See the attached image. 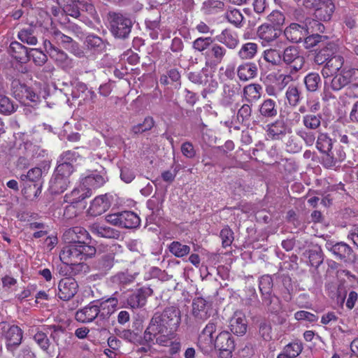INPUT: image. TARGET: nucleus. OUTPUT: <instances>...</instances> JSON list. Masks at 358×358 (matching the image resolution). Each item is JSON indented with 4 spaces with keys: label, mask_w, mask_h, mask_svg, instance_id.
I'll list each match as a JSON object with an SVG mask.
<instances>
[{
    "label": "nucleus",
    "mask_w": 358,
    "mask_h": 358,
    "mask_svg": "<svg viewBox=\"0 0 358 358\" xmlns=\"http://www.w3.org/2000/svg\"><path fill=\"white\" fill-rule=\"evenodd\" d=\"M301 92L296 86H289L286 92V97L290 106H296L301 101Z\"/></svg>",
    "instance_id": "nucleus-55"
},
{
    "label": "nucleus",
    "mask_w": 358,
    "mask_h": 358,
    "mask_svg": "<svg viewBox=\"0 0 358 358\" xmlns=\"http://www.w3.org/2000/svg\"><path fill=\"white\" fill-rule=\"evenodd\" d=\"M333 76L334 78L331 82V88L334 91H339L348 85L345 69H343L339 73H337Z\"/></svg>",
    "instance_id": "nucleus-50"
},
{
    "label": "nucleus",
    "mask_w": 358,
    "mask_h": 358,
    "mask_svg": "<svg viewBox=\"0 0 358 358\" xmlns=\"http://www.w3.org/2000/svg\"><path fill=\"white\" fill-rule=\"evenodd\" d=\"M192 48L201 52L206 59V65L217 66L222 63L227 55L226 48L215 43L212 37H199L192 42Z\"/></svg>",
    "instance_id": "nucleus-2"
},
{
    "label": "nucleus",
    "mask_w": 358,
    "mask_h": 358,
    "mask_svg": "<svg viewBox=\"0 0 358 358\" xmlns=\"http://www.w3.org/2000/svg\"><path fill=\"white\" fill-rule=\"evenodd\" d=\"M110 206V202L106 194L96 196L91 203L90 210L94 215L106 212Z\"/></svg>",
    "instance_id": "nucleus-35"
},
{
    "label": "nucleus",
    "mask_w": 358,
    "mask_h": 358,
    "mask_svg": "<svg viewBox=\"0 0 358 358\" xmlns=\"http://www.w3.org/2000/svg\"><path fill=\"white\" fill-rule=\"evenodd\" d=\"M321 73L324 78L333 76L340 70L341 71L344 64V58L340 55H336L324 63Z\"/></svg>",
    "instance_id": "nucleus-22"
},
{
    "label": "nucleus",
    "mask_w": 358,
    "mask_h": 358,
    "mask_svg": "<svg viewBox=\"0 0 358 358\" xmlns=\"http://www.w3.org/2000/svg\"><path fill=\"white\" fill-rule=\"evenodd\" d=\"M8 52L11 57L19 62L25 63L29 61L28 49L17 41L10 43Z\"/></svg>",
    "instance_id": "nucleus-32"
},
{
    "label": "nucleus",
    "mask_w": 358,
    "mask_h": 358,
    "mask_svg": "<svg viewBox=\"0 0 358 358\" xmlns=\"http://www.w3.org/2000/svg\"><path fill=\"white\" fill-rule=\"evenodd\" d=\"M155 124V122L152 117H146L142 123H139L132 127L131 131L134 135L142 134L145 131L150 130Z\"/></svg>",
    "instance_id": "nucleus-53"
},
{
    "label": "nucleus",
    "mask_w": 358,
    "mask_h": 358,
    "mask_svg": "<svg viewBox=\"0 0 358 358\" xmlns=\"http://www.w3.org/2000/svg\"><path fill=\"white\" fill-rule=\"evenodd\" d=\"M317 149L326 155L330 150L333 148V143L331 138L327 133H320L316 141Z\"/></svg>",
    "instance_id": "nucleus-46"
},
{
    "label": "nucleus",
    "mask_w": 358,
    "mask_h": 358,
    "mask_svg": "<svg viewBox=\"0 0 358 358\" xmlns=\"http://www.w3.org/2000/svg\"><path fill=\"white\" fill-rule=\"evenodd\" d=\"M303 83L308 92H315L322 85V79L318 73L310 72L304 77Z\"/></svg>",
    "instance_id": "nucleus-43"
},
{
    "label": "nucleus",
    "mask_w": 358,
    "mask_h": 358,
    "mask_svg": "<svg viewBox=\"0 0 358 358\" xmlns=\"http://www.w3.org/2000/svg\"><path fill=\"white\" fill-rule=\"evenodd\" d=\"M296 135L299 136L304 142L306 146H313L316 139L315 131L308 129H299L296 131Z\"/></svg>",
    "instance_id": "nucleus-58"
},
{
    "label": "nucleus",
    "mask_w": 358,
    "mask_h": 358,
    "mask_svg": "<svg viewBox=\"0 0 358 358\" xmlns=\"http://www.w3.org/2000/svg\"><path fill=\"white\" fill-rule=\"evenodd\" d=\"M123 293L116 291L113 295L102 301H96L98 308L100 310L99 317L101 319L108 318L116 310L118 302L124 300Z\"/></svg>",
    "instance_id": "nucleus-12"
},
{
    "label": "nucleus",
    "mask_w": 358,
    "mask_h": 358,
    "mask_svg": "<svg viewBox=\"0 0 358 358\" xmlns=\"http://www.w3.org/2000/svg\"><path fill=\"white\" fill-rule=\"evenodd\" d=\"M115 255L114 250L110 248L94 262V269L98 271L101 275H106L114 266Z\"/></svg>",
    "instance_id": "nucleus-19"
},
{
    "label": "nucleus",
    "mask_w": 358,
    "mask_h": 358,
    "mask_svg": "<svg viewBox=\"0 0 358 358\" xmlns=\"http://www.w3.org/2000/svg\"><path fill=\"white\" fill-rule=\"evenodd\" d=\"M153 291L150 287H143L136 289L127 297V304L132 309L143 308L147 303L148 297Z\"/></svg>",
    "instance_id": "nucleus-13"
},
{
    "label": "nucleus",
    "mask_w": 358,
    "mask_h": 358,
    "mask_svg": "<svg viewBox=\"0 0 358 358\" xmlns=\"http://www.w3.org/2000/svg\"><path fill=\"white\" fill-rule=\"evenodd\" d=\"M64 241L71 245H90L89 233L81 227H74L66 230L63 234Z\"/></svg>",
    "instance_id": "nucleus-10"
},
{
    "label": "nucleus",
    "mask_w": 358,
    "mask_h": 358,
    "mask_svg": "<svg viewBox=\"0 0 358 358\" xmlns=\"http://www.w3.org/2000/svg\"><path fill=\"white\" fill-rule=\"evenodd\" d=\"M78 288V282L74 278H63L58 285V297L63 301H69L76 295Z\"/></svg>",
    "instance_id": "nucleus-18"
},
{
    "label": "nucleus",
    "mask_w": 358,
    "mask_h": 358,
    "mask_svg": "<svg viewBox=\"0 0 358 358\" xmlns=\"http://www.w3.org/2000/svg\"><path fill=\"white\" fill-rule=\"evenodd\" d=\"M168 248L169 252L178 258L185 257L190 252V247L180 241H173Z\"/></svg>",
    "instance_id": "nucleus-47"
},
{
    "label": "nucleus",
    "mask_w": 358,
    "mask_h": 358,
    "mask_svg": "<svg viewBox=\"0 0 358 358\" xmlns=\"http://www.w3.org/2000/svg\"><path fill=\"white\" fill-rule=\"evenodd\" d=\"M213 345L220 351V356L224 358L231 357L235 348L234 338L227 331L220 332L216 336Z\"/></svg>",
    "instance_id": "nucleus-9"
},
{
    "label": "nucleus",
    "mask_w": 358,
    "mask_h": 358,
    "mask_svg": "<svg viewBox=\"0 0 358 358\" xmlns=\"http://www.w3.org/2000/svg\"><path fill=\"white\" fill-rule=\"evenodd\" d=\"M157 314L155 313L152 317L147 328L145 329L143 343L148 345L155 344L162 346H168L171 340L173 338V333L162 321Z\"/></svg>",
    "instance_id": "nucleus-1"
},
{
    "label": "nucleus",
    "mask_w": 358,
    "mask_h": 358,
    "mask_svg": "<svg viewBox=\"0 0 358 358\" xmlns=\"http://www.w3.org/2000/svg\"><path fill=\"white\" fill-rule=\"evenodd\" d=\"M100 310L98 308L96 301L90 303L87 306L78 310L75 315L77 321L87 323L92 322L99 317Z\"/></svg>",
    "instance_id": "nucleus-20"
},
{
    "label": "nucleus",
    "mask_w": 358,
    "mask_h": 358,
    "mask_svg": "<svg viewBox=\"0 0 358 358\" xmlns=\"http://www.w3.org/2000/svg\"><path fill=\"white\" fill-rule=\"evenodd\" d=\"M217 40L229 49H235L239 43L236 33L229 29H224L217 36Z\"/></svg>",
    "instance_id": "nucleus-36"
},
{
    "label": "nucleus",
    "mask_w": 358,
    "mask_h": 358,
    "mask_svg": "<svg viewBox=\"0 0 358 358\" xmlns=\"http://www.w3.org/2000/svg\"><path fill=\"white\" fill-rule=\"evenodd\" d=\"M95 247L91 245H71L64 247L59 255L61 261L67 265L78 264L81 261L92 258L96 254Z\"/></svg>",
    "instance_id": "nucleus-4"
},
{
    "label": "nucleus",
    "mask_w": 358,
    "mask_h": 358,
    "mask_svg": "<svg viewBox=\"0 0 358 358\" xmlns=\"http://www.w3.org/2000/svg\"><path fill=\"white\" fill-rule=\"evenodd\" d=\"M259 287L262 295L272 292L273 279L271 276L269 275H262L259 279Z\"/></svg>",
    "instance_id": "nucleus-62"
},
{
    "label": "nucleus",
    "mask_w": 358,
    "mask_h": 358,
    "mask_svg": "<svg viewBox=\"0 0 358 358\" xmlns=\"http://www.w3.org/2000/svg\"><path fill=\"white\" fill-rule=\"evenodd\" d=\"M81 158L79 153L75 150H66L63 152L58 158V162H66L73 166Z\"/></svg>",
    "instance_id": "nucleus-54"
},
{
    "label": "nucleus",
    "mask_w": 358,
    "mask_h": 358,
    "mask_svg": "<svg viewBox=\"0 0 358 358\" xmlns=\"http://www.w3.org/2000/svg\"><path fill=\"white\" fill-rule=\"evenodd\" d=\"M80 10L83 17H80V20L86 24H91L92 21L90 18L95 21L99 20V15L97 12L90 0H80Z\"/></svg>",
    "instance_id": "nucleus-27"
},
{
    "label": "nucleus",
    "mask_w": 358,
    "mask_h": 358,
    "mask_svg": "<svg viewBox=\"0 0 358 358\" xmlns=\"http://www.w3.org/2000/svg\"><path fill=\"white\" fill-rule=\"evenodd\" d=\"M84 46L87 51L93 55H99L105 52L108 45L107 40L95 34H88L84 41Z\"/></svg>",
    "instance_id": "nucleus-17"
},
{
    "label": "nucleus",
    "mask_w": 358,
    "mask_h": 358,
    "mask_svg": "<svg viewBox=\"0 0 358 358\" xmlns=\"http://www.w3.org/2000/svg\"><path fill=\"white\" fill-rule=\"evenodd\" d=\"M258 45L256 43L248 42L243 44L240 48L238 55L243 60L253 59L257 53Z\"/></svg>",
    "instance_id": "nucleus-45"
},
{
    "label": "nucleus",
    "mask_w": 358,
    "mask_h": 358,
    "mask_svg": "<svg viewBox=\"0 0 358 358\" xmlns=\"http://www.w3.org/2000/svg\"><path fill=\"white\" fill-rule=\"evenodd\" d=\"M346 154L342 148L330 150L322 157V164L327 169H331L337 166L340 162L345 159Z\"/></svg>",
    "instance_id": "nucleus-23"
},
{
    "label": "nucleus",
    "mask_w": 358,
    "mask_h": 358,
    "mask_svg": "<svg viewBox=\"0 0 358 358\" xmlns=\"http://www.w3.org/2000/svg\"><path fill=\"white\" fill-rule=\"evenodd\" d=\"M231 331L237 336H243L247 331V321L245 317L241 312H235L229 320Z\"/></svg>",
    "instance_id": "nucleus-25"
},
{
    "label": "nucleus",
    "mask_w": 358,
    "mask_h": 358,
    "mask_svg": "<svg viewBox=\"0 0 358 358\" xmlns=\"http://www.w3.org/2000/svg\"><path fill=\"white\" fill-rule=\"evenodd\" d=\"M257 34L261 40L270 43L280 36L281 29L276 28L269 23H264L258 27Z\"/></svg>",
    "instance_id": "nucleus-24"
},
{
    "label": "nucleus",
    "mask_w": 358,
    "mask_h": 358,
    "mask_svg": "<svg viewBox=\"0 0 358 358\" xmlns=\"http://www.w3.org/2000/svg\"><path fill=\"white\" fill-rule=\"evenodd\" d=\"M90 230L98 236L106 238H117L120 236V232L117 230L99 224H92L90 227Z\"/></svg>",
    "instance_id": "nucleus-37"
},
{
    "label": "nucleus",
    "mask_w": 358,
    "mask_h": 358,
    "mask_svg": "<svg viewBox=\"0 0 358 358\" xmlns=\"http://www.w3.org/2000/svg\"><path fill=\"white\" fill-rule=\"evenodd\" d=\"M69 184V178L55 173L50 182V189L52 193L59 194L64 192Z\"/></svg>",
    "instance_id": "nucleus-34"
},
{
    "label": "nucleus",
    "mask_w": 358,
    "mask_h": 358,
    "mask_svg": "<svg viewBox=\"0 0 358 358\" xmlns=\"http://www.w3.org/2000/svg\"><path fill=\"white\" fill-rule=\"evenodd\" d=\"M0 335L6 339L8 351L13 352L22 343V330L17 325L7 322H0Z\"/></svg>",
    "instance_id": "nucleus-7"
},
{
    "label": "nucleus",
    "mask_w": 358,
    "mask_h": 358,
    "mask_svg": "<svg viewBox=\"0 0 358 358\" xmlns=\"http://www.w3.org/2000/svg\"><path fill=\"white\" fill-rule=\"evenodd\" d=\"M121 227L127 229L136 228L140 225V218L132 211L121 212Z\"/></svg>",
    "instance_id": "nucleus-41"
},
{
    "label": "nucleus",
    "mask_w": 358,
    "mask_h": 358,
    "mask_svg": "<svg viewBox=\"0 0 358 358\" xmlns=\"http://www.w3.org/2000/svg\"><path fill=\"white\" fill-rule=\"evenodd\" d=\"M322 116L321 114H306L303 116L302 122L306 129L317 131L321 127Z\"/></svg>",
    "instance_id": "nucleus-44"
},
{
    "label": "nucleus",
    "mask_w": 358,
    "mask_h": 358,
    "mask_svg": "<svg viewBox=\"0 0 358 358\" xmlns=\"http://www.w3.org/2000/svg\"><path fill=\"white\" fill-rule=\"evenodd\" d=\"M210 304L202 297H197L192 302V315L200 321H204L210 317Z\"/></svg>",
    "instance_id": "nucleus-21"
},
{
    "label": "nucleus",
    "mask_w": 358,
    "mask_h": 358,
    "mask_svg": "<svg viewBox=\"0 0 358 358\" xmlns=\"http://www.w3.org/2000/svg\"><path fill=\"white\" fill-rule=\"evenodd\" d=\"M217 320L215 319L209 321L199 335V339L200 342L203 339L209 347L213 346V341H215L213 334L217 329Z\"/></svg>",
    "instance_id": "nucleus-38"
},
{
    "label": "nucleus",
    "mask_w": 358,
    "mask_h": 358,
    "mask_svg": "<svg viewBox=\"0 0 358 358\" xmlns=\"http://www.w3.org/2000/svg\"><path fill=\"white\" fill-rule=\"evenodd\" d=\"M258 68L254 62H245L237 68V76L241 81L246 82L257 76Z\"/></svg>",
    "instance_id": "nucleus-26"
},
{
    "label": "nucleus",
    "mask_w": 358,
    "mask_h": 358,
    "mask_svg": "<svg viewBox=\"0 0 358 358\" xmlns=\"http://www.w3.org/2000/svg\"><path fill=\"white\" fill-rule=\"evenodd\" d=\"M320 3L315 8V15L320 20L328 21L331 19L335 10L331 0H321Z\"/></svg>",
    "instance_id": "nucleus-29"
},
{
    "label": "nucleus",
    "mask_w": 358,
    "mask_h": 358,
    "mask_svg": "<svg viewBox=\"0 0 358 358\" xmlns=\"http://www.w3.org/2000/svg\"><path fill=\"white\" fill-rule=\"evenodd\" d=\"M110 31L115 38L125 39L129 37L132 28L131 20L126 15L116 12H109Z\"/></svg>",
    "instance_id": "nucleus-5"
},
{
    "label": "nucleus",
    "mask_w": 358,
    "mask_h": 358,
    "mask_svg": "<svg viewBox=\"0 0 358 358\" xmlns=\"http://www.w3.org/2000/svg\"><path fill=\"white\" fill-rule=\"evenodd\" d=\"M327 36L320 34H310L306 36L303 39L306 48H311L315 46H318V48L327 41Z\"/></svg>",
    "instance_id": "nucleus-52"
},
{
    "label": "nucleus",
    "mask_w": 358,
    "mask_h": 358,
    "mask_svg": "<svg viewBox=\"0 0 358 358\" xmlns=\"http://www.w3.org/2000/svg\"><path fill=\"white\" fill-rule=\"evenodd\" d=\"M34 340L42 350L48 352L50 342L47 336V332L38 331L34 336Z\"/></svg>",
    "instance_id": "nucleus-57"
},
{
    "label": "nucleus",
    "mask_w": 358,
    "mask_h": 358,
    "mask_svg": "<svg viewBox=\"0 0 358 358\" xmlns=\"http://www.w3.org/2000/svg\"><path fill=\"white\" fill-rule=\"evenodd\" d=\"M252 104L246 102L243 104L237 112V120L239 122L244 123L249 121L252 115Z\"/></svg>",
    "instance_id": "nucleus-59"
},
{
    "label": "nucleus",
    "mask_w": 358,
    "mask_h": 358,
    "mask_svg": "<svg viewBox=\"0 0 358 358\" xmlns=\"http://www.w3.org/2000/svg\"><path fill=\"white\" fill-rule=\"evenodd\" d=\"M268 21L269 22V24H271L272 26L281 29V26L285 22V16L279 10H273L272 11L268 16H267Z\"/></svg>",
    "instance_id": "nucleus-61"
},
{
    "label": "nucleus",
    "mask_w": 358,
    "mask_h": 358,
    "mask_svg": "<svg viewBox=\"0 0 358 358\" xmlns=\"http://www.w3.org/2000/svg\"><path fill=\"white\" fill-rule=\"evenodd\" d=\"M303 350V345L301 343L294 342L287 345L282 353L295 358L298 357Z\"/></svg>",
    "instance_id": "nucleus-60"
},
{
    "label": "nucleus",
    "mask_w": 358,
    "mask_h": 358,
    "mask_svg": "<svg viewBox=\"0 0 358 358\" xmlns=\"http://www.w3.org/2000/svg\"><path fill=\"white\" fill-rule=\"evenodd\" d=\"M225 15L227 20L236 27L240 26L243 20L242 13L237 9L228 10Z\"/></svg>",
    "instance_id": "nucleus-64"
},
{
    "label": "nucleus",
    "mask_w": 358,
    "mask_h": 358,
    "mask_svg": "<svg viewBox=\"0 0 358 358\" xmlns=\"http://www.w3.org/2000/svg\"><path fill=\"white\" fill-rule=\"evenodd\" d=\"M90 196L89 191L84 189L75 188L70 194H67L64 196V201L67 203L78 204L85 198Z\"/></svg>",
    "instance_id": "nucleus-48"
},
{
    "label": "nucleus",
    "mask_w": 358,
    "mask_h": 358,
    "mask_svg": "<svg viewBox=\"0 0 358 358\" xmlns=\"http://www.w3.org/2000/svg\"><path fill=\"white\" fill-rule=\"evenodd\" d=\"M287 126L282 120H278L268 125L267 135L272 140H282L287 133Z\"/></svg>",
    "instance_id": "nucleus-28"
},
{
    "label": "nucleus",
    "mask_w": 358,
    "mask_h": 358,
    "mask_svg": "<svg viewBox=\"0 0 358 358\" xmlns=\"http://www.w3.org/2000/svg\"><path fill=\"white\" fill-rule=\"evenodd\" d=\"M32 59L37 66H43L48 60L47 55L41 50L36 48H31L29 50V60Z\"/></svg>",
    "instance_id": "nucleus-56"
},
{
    "label": "nucleus",
    "mask_w": 358,
    "mask_h": 358,
    "mask_svg": "<svg viewBox=\"0 0 358 358\" xmlns=\"http://www.w3.org/2000/svg\"><path fill=\"white\" fill-rule=\"evenodd\" d=\"M258 111L262 118H273L278 115L276 102L271 99H266L259 105Z\"/></svg>",
    "instance_id": "nucleus-33"
},
{
    "label": "nucleus",
    "mask_w": 358,
    "mask_h": 358,
    "mask_svg": "<svg viewBox=\"0 0 358 358\" xmlns=\"http://www.w3.org/2000/svg\"><path fill=\"white\" fill-rule=\"evenodd\" d=\"M110 280L113 283L117 285L120 287H124L133 282L134 278L132 275L129 273L120 272L113 275L110 278Z\"/></svg>",
    "instance_id": "nucleus-51"
},
{
    "label": "nucleus",
    "mask_w": 358,
    "mask_h": 358,
    "mask_svg": "<svg viewBox=\"0 0 358 358\" xmlns=\"http://www.w3.org/2000/svg\"><path fill=\"white\" fill-rule=\"evenodd\" d=\"M238 95V88L234 85L225 84L223 86V91L220 103L222 106H230L235 101Z\"/></svg>",
    "instance_id": "nucleus-39"
},
{
    "label": "nucleus",
    "mask_w": 358,
    "mask_h": 358,
    "mask_svg": "<svg viewBox=\"0 0 358 358\" xmlns=\"http://www.w3.org/2000/svg\"><path fill=\"white\" fill-rule=\"evenodd\" d=\"M47 52L51 59H52L57 65L64 71H68L73 67V62L68 55L63 50L54 46L49 42V48Z\"/></svg>",
    "instance_id": "nucleus-16"
},
{
    "label": "nucleus",
    "mask_w": 358,
    "mask_h": 358,
    "mask_svg": "<svg viewBox=\"0 0 358 358\" xmlns=\"http://www.w3.org/2000/svg\"><path fill=\"white\" fill-rule=\"evenodd\" d=\"M57 3L66 15L74 18L83 17L80 10V0H57Z\"/></svg>",
    "instance_id": "nucleus-30"
},
{
    "label": "nucleus",
    "mask_w": 358,
    "mask_h": 358,
    "mask_svg": "<svg viewBox=\"0 0 358 358\" xmlns=\"http://www.w3.org/2000/svg\"><path fill=\"white\" fill-rule=\"evenodd\" d=\"M317 27L320 30L323 25L317 20L310 18L306 19V22L303 24L298 23H292L287 27L284 33L286 38L292 43H300L305 37L311 33L310 29Z\"/></svg>",
    "instance_id": "nucleus-6"
},
{
    "label": "nucleus",
    "mask_w": 358,
    "mask_h": 358,
    "mask_svg": "<svg viewBox=\"0 0 358 358\" xmlns=\"http://www.w3.org/2000/svg\"><path fill=\"white\" fill-rule=\"evenodd\" d=\"M309 263L311 266L317 268L323 262V254L322 250H310L308 252Z\"/></svg>",
    "instance_id": "nucleus-63"
},
{
    "label": "nucleus",
    "mask_w": 358,
    "mask_h": 358,
    "mask_svg": "<svg viewBox=\"0 0 358 358\" xmlns=\"http://www.w3.org/2000/svg\"><path fill=\"white\" fill-rule=\"evenodd\" d=\"M105 182V178L98 173L89 175L83 179V185L85 187V191H89L90 195L92 194L91 189L99 188L103 186Z\"/></svg>",
    "instance_id": "nucleus-40"
},
{
    "label": "nucleus",
    "mask_w": 358,
    "mask_h": 358,
    "mask_svg": "<svg viewBox=\"0 0 358 358\" xmlns=\"http://www.w3.org/2000/svg\"><path fill=\"white\" fill-rule=\"evenodd\" d=\"M11 92L14 97L20 101L29 100L32 102H36L38 99V96L31 88L25 84L21 83L18 80H14L12 82Z\"/></svg>",
    "instance_id": "nucleus-14"
},
{
    "label": "nucleus",
    "mask_w": 358,
    "mask_h": 358,
    "mask_svg": "<svg viewBox=\"0 0 358 358\" xmlns=\"http://www.w3.org/2000/svg\"><path fill=\"white\" fill-rule=\"evenodd\" d=\"M263 58L273 66L282 65V51L273 48L265 50L263 52Z\"/></svg>",
    "instance_id": "nucleus-49"
},
{
    "label": "nucleus",
    "mask_w": 358,
    "mask_h": 358,
    "mask_svg": "<svg viewBox=\"0 0 358 358\" xmlns=\"http://www.w3.org/2000/svg\"><path fill=\"white\" fill-rule=\"evenodd\" d=\"M306 59L301 49L295 45L286 47L282 51V65L287 66L288 73L281 75L283 76L282 82L286 83L296 80L299 78V73L304 68Z\"/></svg>",
    "instance_id": "nucleus-3"
},
{
    "label": "nucleus",
    "mask_w": 358,
    "mask_h": 358,
    "mask_svg": "<svg viewBox=\"0 0 358 358\" xmlns=\"http://www.w3.org/2000/svg\"><path fill=\"white\" fill-rule=\"evenodd\" d=\"M338 49V45L327 38L322 46L315 50L314 62L317 65L324 64L325 62L336 55Z\"/></svg>",
    "instance_id": "nucleus-15"
},
{
    "label": "nucleus",
    "mask_w": 358,
    "mask_h": 358,
    "mask_svg": "<svg viewBox=\"0 0 358 358\" xmlns=\"http://www.w3.org/2000/svg\"><path fill=\"white\" fill-rule=\"evenodd\" d=\"M262 303L268 312L271 313H277L280 310V301L278 297L274 294H272V292L262 294Z\"/></svg>",
    "instance_id": "nucleus-42"
},
{
    "label": "nucleus",
    "mask_w": 358,
    "mask_h": 358,
    "mask_svg": "<svg viewBox=\"0 0 358 358\" xmlns=\"http://www.w3.org/2000/svg\"><path fill=\"white\" fill-rule=\"evenodd\" d=\"M168 328L174 334L181 322V312L174 306L166 307L162 312H156Z\"/></svg>",
    "instance_id": "nucleus-11"
},
{
    "label": "nucleus",
    "mask_w": 358,
    "mask_h": 358,
    "mask_svg": "<svg viewBox=\"0 0 358 358\" xmlns=\"http://www.w3.org/2000/svg\"><path fill=\"white\" fill-rule=\"evenodd\" d=\"M324 246L337 261L352 263L356 260V255L352 248L345 242H335L332 240H327Z\"/></svg>",
    "instance_id": "nucleus-8"
},
{
    "label": "nucleus",
    "mask_w": 358,
    "mask_h": 358,
    "mask_svg": "<svg viewBox=\"0 0 358 358\" xmlns=\"http://www.w3.org/2000/svg\"><path fill=\"white\" fill-rule=\"evenodd\" d=\"M262 87L257 83L245 85L243 90V99L248 103L252 104L262 96Z\"/></svg>",
    "instance_id": "nucleus-31"
}]
</instances>
